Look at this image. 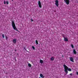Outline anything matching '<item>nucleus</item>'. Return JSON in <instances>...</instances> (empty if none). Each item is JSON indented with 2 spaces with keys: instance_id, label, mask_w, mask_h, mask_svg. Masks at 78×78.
<instances>
[{
  "instance_id": "6ab92c4d",
  "label": "nucleus",
  "mask_w": 78,
  "mask_h": 78,
  "mask_svg": "<svg viewBox=\"0 0 78 78\" xmlns=\"http://www.w3.org/2000/svg\"><path fill=\"white\" fill-rule=\"evenodd\" d=\"M5 39L6 40H8V37L7 36L5 37Z\"/></svg>"
},
{
  "instance_id": "6e6552de",
  "label": "nucleus",
  "mask_w": 78,
  "mask_h": 78,
  "mask_svg": "<svg viewBox=\"0 0 78 78\" xmlns=\"http://www.w3.org/2000/svg\"><path fill=\"white\" fill-rule=\"evenodd\" d=\"M17 41V39H14L13 40V44H16V41Z\"/></svg>"
},
{
  "instance_id": "9d476101",
  "label": "nucleus",
  "mask_w": 78,
  "mask_h": 78,
  "mask_svg": "<svg viewBox=\"0 0 78 78\" xmlns=\"http://www.w3.org/2000/svg\"><path fill=\"white\" fill-rule=\"evenodd\" d=\"M73 52L75 55H76V51L75 49H73Z\"/></svg>"
},
{
  "instance_id": "0eeeda50",
  "label": "nucleus",
  "mask_w": 78,
  "mask_h": 78,
  "mask_svg": "<svg viewBox=\"0 0 78 78\" xmlns=\"http://www.w3.org/2000/svg\"><path fill=\"white\" fill-rule=\"evenodd\" d=\"M40 76L39 77V78H44V76L42 74H40Z\"/></svg>"
},
{
  "instance_id": "1a4fd4ad",
  "label": "nucleus",
  "mask_w": 78,
  "mask_h": 78,
  "mask_svg": "<svg viewBox=\"0 0 78 78\" xmlns=\"http://www.w3.org/2000/svg\"><path fill=\"white\" fill-rule=\"evenodd\" d=\"M64 41H66V42L68 41V38L66 37H65L64 38Z\"/></svg>"
},
{
  "instance_id": "4468645a",
  "label": "nucleus",
  "mask_w": 78,
  "mask_h": 78,
  "mask_svg": "<svg viewBox=\"0 0 78 78\" xmlns=\"http://www.w3.org/2000/svg\"><path fill=\"white\" fill-rule=\"evenodd\" d=\"M28 66L30 67H31V65L30 63H28Z\"/></svg>"
},
{
  "instance_id": "9b49d317",
  "label": "nucleus",
  "mask_w": 78,
  "mask_h": 78,
  "mask_svg": "<svg viewBox=\"0 0 78 78\" xmlns=\"http://www.w3.org/2000/svg\"><path fill=\"white\" fill-rule=\"evenodd\" d=\"M67 70H68V71H69V72H71V71H72V69L70 68H68Z\"/></svg>"
},
{
  "instance_id": "a878e982",
  "label": "nucleus",
  "mask_w": 78,
  "mask_h": 78,
  "mask_svg": "<svg viewBox=\"0 0 78 78\" xmlns=\"http://www.w3.org/2000/svg\"><path fill=\"white\" fill-rule=\"evenodd\" d=\"M15 61H16V59L15 60Z\"/></svg>"
},
{
  "instance_id": "2eb2a0df",
  "label": "nucleus",
  "mask_w": 78,
  "mask_h": 78,
  "mask_svg": "<svg viewBox=\"0 0 78 78\" xmlns=\"http://www.w3.org/2000/svg\"><path fill=\"white\" fill-rule=\"evenodd\" d=\"M32 48H33V50H35V47L34 46H32Z\"/></svg>"
},
{
  "instance_id": "20e7f679",
  "label": "nucleus",
  "mask_w": 78,
  "mask_h": 78,
  "mask_svg": "<svg viewBox=\"0 0 78 78\" xmlns=\"http://www.w3.org/2000/svg\"><path fill=\"white\" fill-rule=\"evenodd\" d=\"M55 4L57 7H58L59 6V1L57 0H55Z\"/></svg>"
},
{
  "instance_id": "aec40b11",
  "label": "nucleus",
  "mask_w": 78,
  "mask_h": 78,
  "mask_svg": "<svg viewBox=\"0 0 78 78\" xmlns=\"http://www.w3.org/2000/svg\"><path fill=\"white\" fill-rule=\"evenodd\" d=\"M6 3L7 5H8V4H9V2L8 1H6Z\"/></svg>"
},
{
  "instance_id": "f03ea898",
  "label": "nucleus",
  "mask_w": 78,
  "mask_h": 78,
  "mask_svg": "<svg viewBox=\"0 0 78 78\" xmlns=\"http://www.w3.org/2000/svg\"><path fill=\"white\" fill-rule=\"evenodd\" d=\"M63 67H64L65 72L66 73V75H67V74L68 73V71H67V69H68L69 67H68L65 64L63 65Z\"/></svg>"
},
{
  "instance_id": "39448f33",
  "label": "nucleus",
  "mask_w": 78,
  "mask_h": 78,
  "mask_svg": "<svg viewBox=\"0 0 78 78\" xmlns=\"http://www.w3.org/2000/svg\"><path fill=\"white\" fill-rule=\"evenodd\" d=\"M38 4L40 8H42V5H41V2L40 1H39L38 2Z\"/></svg>"
},
{
  "instance_id": "a211bd4d",
  "label": "nucleus",
  "mask_w": 78,
  "mask_h": 78,
  "mask_svg": "<svg viewBox=\"0 0 78 78\" xmlns=\"http://www.w3.org/2000/svg\"><path fill=\"white\" fill-rule=\"evenodd\" d=\"M2 36L3 38H5V36H4V34H3L2 35Z\"/></svg>"
},
{
  "instance_id": "ddd939ff",
  "label": "nucleus",
  "mask_w": 78,
  "mask_h": 78,
  "mask_svg": "<svg viewBox=\"0 0 78 78\" xmlns=\"http://www.w3.org/2000/svg\"><path fill=\"white\" fill-rule=\"evenodd\" d=\"M55 59V58L53 57H52L51 58V61H53V60H54V59Z\"/></svg>"
},
{
  "instance_id": "393cba45",
  "label": "nucleus",
  "mask_w": 78,
  "mask_h": 78,
  "mask_svg": "<svg viewBox=\"0 0 78 78\" xmlns=\"http://www.w3.org/2000/svg\"><path fill=\"white\" fill-rule=\"evenodd\" d=\"M12 1L13 2L14 1V0H12Z\"/></svg>"
},
{
  "instance_id": "f8f14e48",
  "label": "nucleus",
  "mask_w": 78,
  "mask_h": 78,
  "mask_svg": "<svg viewBox=\"0 0 78 78\" xmlns=\"http://www.w3.org/2000/svg\"><path fill=\"white\" fill-rule=\"evenodd\" d=\"M40 62L41 64H42L44 62V61H43V60H40Z\"/></svg>"
},
{
  "instance_id": "423d86ee",
  "label": "nucleus",
  "mask_w": 78,
  "mask_h": 78,
  "mask_svg": "<svg viewBox=\"0 0 78 78\" xmlns=\"http://www.w3.org/2000/svg\"><path fill=\"white\" fill-rule=\"evenodd\" d=\"M70 61L73 62H74V59L73 57H71L69 58Z\"/></svg>"
},
{
  "instance_id": "f3484780",
  "label": "nucleus",
  "mask_w": 78,
  "mask_h": 78,
  "mask_svg": "<svg viewBox=\"0 0 78 78\" xmlns=\"http://www.w3.org/2000/svg\"><path fill=\"white\" fill-rule=\"evenodd\" d=\"M71 46L72 48H74V46H73V45L72 44H71Z\"/></svg>"
},
{
  "instance_id": "412c9836",
  "label": "nucleus",
  "mask_w": 78,
  "mask_h": 78,
  "mask_svg": "<svg viewBox=\"0 0 78 78\" xmlns=\"http://www.w3.org/2000/svg\"><path fill=\"white\" fill-rule=\"evenodd\" d=\"M4 4H6V1H4Z\"/></svg>"
},
{
  "instance_id": "dca6fc26",
  "label": "nucleus",
  "mask_w": 78,
  "mask_h": 78,
  "mask_svg": "<svg viewBox=\"0 0 78 78\" xmlns=\"http://www.w3.org/2000/svg\"><path fill=\"white\" fill-rule=\"evenodd\" d=\"M36 43L37 45L38 44V41L37 40H36Z\"/></svg>"
},
{
  "instance_id": "4be33fe9",
  "label": "nucleus",
  "mask_w": 78,
  "mask_h": 78,
  "mask_svg": "<svg viewBox=\"0 0 78 78\" xmlns=\"http://www.w3.org/2000/svg\"><path fill=\"white\" fill-rule=\"evenodd\" d=\"M30 20H31V22H33V19H30Z\"/></svg>"
},
{
  "instance_id": "f257e3e1",
  "label": "nucleus",
  "mask_w": 78,
  "mask_h": 78,
  "mask_svg": "<svg viewBox=\"0 0 78 78\" xmlns=\"http://www.w3.org/2000/svg\"><path fill=\"white\" fill-rule=\"evenodd\" d=\"M12 26L15 30L19 32V31L18 30V29H17V27H16V24H15V23H14V21H12Z\"/></svg>"
},
{
  "instance_id": "b1692460",
  "label": "nucleus",
  "mask_w": 78,
  "mask_h": 78,
  "mask_svg": "<svg viewBox=\"0 0 78 78\" xmlns=\"http://www.w3.org/2000/svg\"><path fill=\"white\" fill-rule=\"evenodd\" d=\"M70 75H72V73L70 74Z\"/></svg>"
},
{
  "instance_id": "7ed1b4c3",
  "label": "nucleus",
  "mask_w": 78,
  "mask_h": 78,
  "mask_svg": "<svg viewBox=\"0 0 78 78\" xmlns=\"http://www.w3.org/2000/svg\"><path fill=\"white\" fill-rule=\"evenodd\" d=\"M64 1L66 5H69V3H70V1L69 0H64Z\"/></svg>"
},
{
  "instance_id": "5701e85b",
  "label": "nucleus",
  "mask_w": 78,
  "mask_h": 78,
  "mask_svg": "<svg viewBox=\"0 0 78 78\" xmlns=\"http://www.w3.org/2000/svg\"><path fill=\"white\" fill-rule=\"evenodd\" d=\"M76 75H78V72H76Z\"/></svg>"
}]
</instances>
